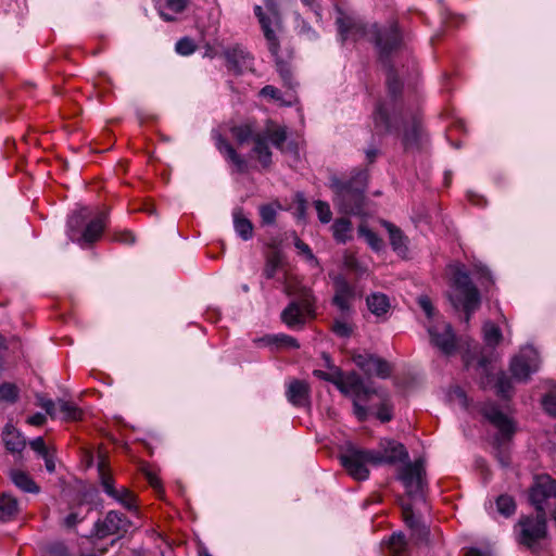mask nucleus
<instances>
[{
    "label": "nucleus",
    "mask_w": 556,
    "mask_h": 556,
    "mask_svg": "<svg viewBox=\"0 0 556 556\" xmlns=\"http://www.w3.org/2000/svg\"><path fill=\"white\" fill-rule=\"evenodd\" d=\"M387 87L392 101L379 102L372 113L375 130L380 134H399L403 125L402 144L406 151L419 149L422 141V128L418 117L404 116L395 102L402 91V83L397 79L392 66L388 68Z\"/></svg>",
    "instance_id": "nucleus-1"
},
{
    "label": "nucleus",
    "mask_w": 556,
    "mask_h": 556,
    "mask_svg": "<svg viewBox=\"0 0 556 556\" xmlns=\"http://www.w3.org/2000/svg\"><path fill=\"white\" fill-rule=\"evenodd\" d=\"M336 23L342 41L349 39L372 41L378 48L380 59L383 62L401 47L402 36L395 24L379 30L376 24L367 26L359 18L343 13H340Z\"/></svg>",
    "instance_id": "nucleus-2"
},
{
    "label": "nucleus",
    "mask_w": 556,
    "mask_h": 556,
    "mask_svg": "<svg viewBox=\"0 0 556 556\" xmlns=\"http://www.w3.org/2000/svg\"><path fill=\"white\" fill-rule=\"evenodd\" d=\"M368 176L367 169H357L348 182L337 177L331 178L330 187L336 193L333 201L341 212L354 215L362 213Z\"/></svg>",
    "instance_id": "nucleus-3"
},
{
    "label": "nucleus",
    "mask_w": 556,
    "mask_h": 556,
    "mask_svg": "<svg viewBox=\"0 0 556 556\" xmlns=\"http://www.w3.org/2000/svg\"><path fill=\"white\" fill-rule=\"evenodd\" d=\"M452 287L450 301L456 309L462 308L465 312V323L468 324L481 304L480 292L463 266L454 268Z\"/></svg>",
    "instance_id": "nucleus-4"
},
{
    "label": "nucleus",
    "mask_w": 556,
    "mask_h": 556,
    "mask_svg": "<svg viewBox=\"0 0 556 556\" xmlns=\"http://www.w3.org/2000/svg\"><path fill=\"white\" fill-rule=\"evenodd\" d=\"M286 140V127L268 123L263 131L256 132L253 137L252 153L256 156L263 167H269L271 164V151L268 147V142L270 141L275 148L282 151Z\"/></svg>",
    "instance_id": "nucleus-5"
},
{
    "label": "nucleus",
    "mask_w": 556,
    "mask_h": 556,
    "mask_svg": "<svg viewBox=\"0 0 556 556\" xmlns=\"http://www.w3.org/2000/svg\"><path fill=\"white\" fill-rule=\"evenodd\" d=\"M86 208L80 210L77 214L71 216L67 222L70 238L79 243H92L99 240L106 225L108 216L104 212H100L86 225L81 235L77 236L75 228H78L83 223L86 217Z\"/></svg>",
    "instance_id": "nucleus-6"
},
{
    "label": "nucleus",
    "mask_w": 556,
    "mask_h": 556,
    "mask_svg": "<svg viewBox=\"0 0 556 556\" xmlns=\"http://www.w3.org/2000/svg\"><path fill=\"white\" fill-rule=\"evenodd\" d=\"M536 517H523L519 520L520 528L518 540L519 543L527 546L531 551H536V545L545 539L546 530V513L536 511Z\"/></svg>",
    "instance_id": "nucleus-7"
},
{
    "label": "nucleus",
    "mask_w": 556,
    "mask_h": 556,
    "mask_svg": "<svg viewBox=\"0 0 556 556\" xmlns=\"http://www.w3.org/2000/svg\"><path fill=\"white\" fill-rule=\"evenodd\" d=\"M370 450L349 448L341 455V464L355 480H366L369 477V470L366 464L374 465Z\"/></svg>",
    "instance_id": "nucleus-8"
},
{
    "label": "nucleus",
    "mask_w": 556,
    "mask_h": 556,
    "mask_svg": "<svg viewBox=\"0 0 556 556\" xmlns=\"http://www.w3.org/2000/svg\"><path fill=\"white\" fill-rule=\"evenodd\" d=\"M540 357L538 351L532 346H525L510 362V372L513 377L526 382L530 375L538 371Z\"/></svg>",
    "instance_id": "nucleus-9"
},
{
    "label": "nucleus",
    "mask_w": 556,
    "mask_h": 556,
    "mask_svg": "<svg viewBox=\"0 0 556 556\" xmlns=\"http://www.w3.org/2000/svg\"><path fill=\"white\" fill-rule=\"evenodd\" d=\"M314 311V300L305 293L300 301H292L281 313V320L292 329L301 328Z\"/></svg>",
    "instance_id": "nucleus-10"
},
{
    "label": "nucleus",
    "mask_w": 556,
    "mask_h": 556,
    "mask_svg": "<svg viewBox=\"0 0 556 556\" xmlns=\"http://www.w3.org/2000/svg\"><path fill=\"white\" fill-rule=\"evenodd\" d=\"M98 471L103 491L109 496L114 498L128 510L135 509L137 507L135 495L129 489L125 486L116 489L114 486V479L109 473L103 459L98 464Z\"/></svg>",
    "instance_id": "nucleus-11"
},
{
    "label": "nucleus",
    "mask_w": 556,
    "mask_h": 556,
    "mask_svg": "<svg viewBox=\"0 0 556 556\" xmlns=\"http://www.w3.org/2000/svg\"><path fill=\"white\" fill-rule=\"evenodd\" d=\"M338 390L354 400H369L371 395L378 394V391L366 384L363 378L356 372L341 375Z\"/></svg>",
    "instance_id": "nucleus-12"
},
{
    "label": "nucleus",
    "mask_w": 556,
    "mask_h": 556,
    "mask_svg": "<svg viewBox=\"0 0 556 556\" xmlns=\"http://www.w3.org/2000/svg\"><path fill=\"white\" fill-rule=\"evenodd\" d=\"M226 61L228 72L242 75L253 71V56L241 46L233 45L224 49L222 54Z\"/></svg>",
    "instance_id": "nucleus-13"
},
{
    "label": "nucleus",
    "mask_w": 556,
    "mask_h": 556,
    "mask_svg": "<svg viewBox=\"0 0 556 556\" xmlns=\"http://www.w3.org/2000/svg\"><path fill=\"white\" fill-rule=\"evenodd\" d=\"M431 343L444 355H452L456 351V338L452 326L440 321L428 327Z\"/></svg>",
    "instance_id": "nucleus-14"
},
{
    "label": "nucleus",
    "mask_w": 556,
    "mask_h": 556,
    "mask_svg": "<svg viewBox=\"0 0 556 556\" xmlns=\"http://www.w3.org/2000/svg\"><path fill=\"white\" fill-rule=\"evenodd\" d=\"M425 468L421 460L406 464L400 473V480L403 482L409 496H421L424 486Z\"/></svg>",
    "instance_id": "nucleus-15"
},
{
    "label": "nucleus",
    "mask_w": 556,
    "mask_h": 556,
    "mask_svg": "<svg viewBox=\"0 0 556 556\" xmlns=\"http://www.w3.org/2000/svg\"><path fill=\"white\" fill-rule=\"evenodd\" d=\"M374 465L395 464L408 457V453L402 443L392 440H383L378 450H370Z\"/></svg>",
    "instance_id": "nucleus-16"
},
{
    "label": "nucleus",
    "mask_w": 556,
    "mask_h": 556,
    "mask_svg": "<svg viewBox=\"0 0 556 556\" xmlns=\"http://www.w3.org/2000/svg\"><path fill=\"white\" fill-rule=\"evenodd\" d=\"M483 416L498 430L496 440H508L515 432L513 421L495 405L486 403L482 407Z\"/></svg>",
    "instance_id": "nucleus-17"
},
{
    "label": "nucleus",
    "mask_w": 556,
    "mask_h": 556,
    "mask_svg": "<svg viewBox=\"0 0 556 556\" xmlns=\"http://www.w3.org/2000/svg\"><path fill=\"white\" fill-rule=\"evenodd\" d=\"M551 497L556 498V481L549 476L538 477L530 491V501L536 511H545L544 503Z\"/></svg>",
    "instance_id": "nucleus-18"
},
{
    "label": "nucleus",
    "mask_w": 556,
    "mask_h": 556,
    "mask_svg": "<svg viewBox=\"0 0 556 556\" xmlns=\"http://www.w3.org/2000/svg\"><path fill=\"white\" fill-rule=\"evenodd\" d=\"M352 359L366 375H376L380 378H387L391 372L389 363L372 354H353Z\"/></svg>",
    "instance_id": "nucleus-19"
},
{
    "label": "nucleus",
    "mask_w": 556,
    "mask_h": 556,
    "mask_svg": "<svg viewBox=\"0 0 556 556\" xmlns=\"http://www.w3.org/2000/svg\"><path fill=\"white\" fill-rule=\"evenodd\" d=\"M129 521L122 513L111 510L102 521L96 523V534L99 538L121 534L127 531Z\"/></svg>",
    "instance_id": "nucleus-20"
},
{
    "label": "nucleus",
    "mask_w": 556,
    "mask_h": 556,
    "mask_svg": "<svg viewBox=\"0 0 556 556\" xmlns=\"http://www.w3.org/2000/svg\"><path fill=\"white\" fill-rule=\"evenodd\" d=\"M333 286H334L333 304L341 312L349 311L351 307V302L355 298L354 288L341 275H336L333 277Z\"/></svg>",
    "instance_id": "nucleus-21"
},
{
    "label": "nucleus",
    "mask_w": 556,
    "mask_h": 556,
    "mask_svg": "<svg viewBox=\"0 0 556 556\" xmlns=\"http://www.w3.org/2000/svg\"><path fill=\"white\" fill-rule=\"evenodd\" d=\"M309 386L303 380H292L286 390L287 400L296 407H304L309 402Z\"/></svg>",
    "instance_id": "nucleus-22"
},
{
    "label": "nucleus",
    "mask_w": 556,
    "mask_h": 556,
    "mask_svg": "<svg viewBox=\"0 0 556 556\" xmlns=\"http://www.w3.org/2000/svg\"><path fill=\"white\" fill-rule=\"evenodd\" d=\"M402 510L404 521L406 526L412 530V536L416 540V542L420 543L427 541L429 530L414 514L412 506L408 504L403 505Z\"/></svg>",
    "instance_id": "nucleus-23"
},
{
    "label": "nucleus",
    "mask_w": 556,
    "mask_h": 556,
    "mask_svg": "<svg viewBox=\"0 0 556 556\" xmlns=\"http://www.w3.org/2000/svg\"><path fill=\"white\" fill-rule=\"evenodd\" d=\"M381 225L386 228L389 233L390 244L394 252L399 255H406L408 248V238L404 235V232L394 224L381 220Z\"/></svg>",
    "instance_id": "nucleus-24"
},
{
    "label": "nucleus",
    "mask_w": 556,
    "mask_h": 556,
    "mask_svg": "<svg viewBox=\"0 0 556 556\" xmlns=\"http://www.w3.org/2000/svg\"><path fill=\"white\" fill-rule=\"evenodd\" d=\"M215 141L217 150L230 161L239 172L247 169V161L236 152L232 146L222 135H216Z\"/></svg>",
    "instance_id": "nucleus-25"
},
{
    "label": "nucleus",
    "mask_w": 556,
    "mask_h": 556,
    "mask_svg": "<svg viewBox=\"0 0 556 556\" xmlns=\"http://www.w3.org/2000/svg\"><path fill=\"white\" fill-rule=\"evenodd\" d=\"M2 440L8 451L20 453L25 448L26 442L22 434L12 426L7 425L3 429Z\"/></svg>",
    "instance_id": "nucleus-26"
},
{
    "label": "nucleus",
    "mask_w": 556,
    "mask_h": 556,
    "mask_svg": "<svg viewBox=\"0 0 556 556\" xmlns=\"http://www.w3.org/2000/svg\"><path fill=\"white\" fill-rule=\"evenodd\" d=\"M366 303L368 309L377 317L386 315L391 307L389 298L381 292H375L368 295Z\"/></svg>",
    "instance_id": "nucleus-27"
},
{
    "label": "nucleus",
    "mask_w": 556,
    "mask_h": 556,
    "mask_svg": "<svg viewBox=\"0 0 556 556\" xmlns=\"http://www.w3.org/2000/svg\"><path fill=\"white\" fill-rule=\"evenodd\" d=\"M254 13L258 18V22L264 31V36L269 42V50L273 53H277L278 50V41L275 35V31L270 28V20L265 15L261 5H255Z\"/></svg>",
    "instance_id": "nucleus-28"
},
{
    "label": "nucleus",
    "mask_w": 556,
    "mask_h": 556,
    "mask_svg": "<svg viewBox=\"0 0 556 556\" xmlns=\"http://www.w3.org/2000/svg\"><path fill=\"white\" fill-rule=\"evenodd\" d=\"M233 227L236 232L243 240H250L253 237V225L252 223L243 215L241 208H236L233 211Z\"/></svg>",
    "instance_id": "nucleus-29"
},
{
    "label": "nucleus",
    "mask_w": 556,
    "mask_h": 556,
    "mask_svg": "<svg viewBox=\"0 0 556 556\" xmlns=\"http://www.w3.org/2000/svg\"><path fill=\"white\" fill-rule=\"evenodd\" d=\"M332 236L339 243H345L352 238L353 226L349 218H338L331 226Z\"/></svg>",
    "instance_id": "nucleus-30"
},
{
    "label": "nucleus",
    "mask_w": 556,
    "mask_h": 556,
    "mask_svg": "<svg viewBox=\"0 0 556 556\" xmlns=\"http://www.w3.org/2000/svg\"><path fill=\"white\" fill-rule=\"evenodd\" d=\"M11 479L13 483L21 490L25 492L30 493H38L39 486L34 482V480L27 475L26 472L22 470H12Z\"/></svg>",
    "instance_id": "nucleus-31"
},
{
    "label": "nucleus",
    "mask_w": 556,
    "mask_h": 556,
    "mask_svg": "<svg viewBox=\"0 0 556 556\" xmlns=\"http://www.w3.org/2000/svg\"><path fill=\"white\" fill-rule=\"evenodd\" d=\"M407 548V541L403 533H393L390 536L388 541V551L391 556H405Z\"/></svg>",
    "instance_id": "nucleus-32"
},
{
    "label": "nucleus",
    "mask_w": 556,
    "mask_h": 556,
    "mask_svg": "<svg viewBox=\"0 0 556 556\" xmlns=\"http://www.w3.org/2000/svg\"><path fill=\"white\" fill-rule=\"evenodd\" d=\"M17 510V501L13 496L5 493L0 496V519H9L13 517Z\"/></svg>",
    "instance_id": "nucleus-33"
},
{
    "label": "nucleus",
    "mask_w": 556,
    "mask_h": 556,
    "mask_svg": "<svg viewBox=\"0 0 556 556\" xmlns=\"http://www.w3.org/2000/svg\"><path fill=\"white\" fill-rule=\"evenodd\" d=\"M267 344H275L279 348L299 349L296 339L288 334L267 336L263 339Z\"/></svg>",
    "instance_id": "nucleus-34"
},
{
    "label": "nucleus",
    "mask_w": 556,
    "mask_h": 556,
    "mask_svg": "<svg viewBox=\"0 0 556 556\" xmlns=\"http://www.w3.org/2000/svg\"><path fill=\"white\" fill-rule=\"evenodd\" d=\"M58 407L63 414L64 420H78L81 418V410L73 402L59 400Z\"/></svg>",
    "instance_id": "nucleus-35"
},
{
    "label": "nucleus",
    "mask_w": 556,
    "mask_h": 556,
    "mask_svg": "<svg viewBox=\"0 0 556 556\" xmlns=\"http://www.w3.org/2000/svg\"><path fill=\"white\" fill-rule=\"evenodd\" d=\"M231 134L239 144H243L250 140L253 141V137L256 132H254V129L250 124H243L233 126L231 128Z\"/></svg>",
    "instance_id": "nucleus-36"
},
{
    "label": "nucleus",
    "mask_w": 556,
    "mask_h": 556,
    "mask_svg": "<svg viewBox=\"0 0 556 556\" xmlns=\"http://www.w3.org/2000/svg\"><path fill=\"white\" fill-rule=\"evenodd\" d=\"M483 338L486 344L495 346L502 340L501 329L495 324L486 321L483 325Z\"/></svg>",
    "instance_id": "nucleus-37"
},
{
    "label": "nucleus",
    "mask_w": 556,
    "mask_h": 556,
    "mask_svg": "<svg viewBox=\"0 0 556 556\" xmlns=\"http://www.w3.org/2000/svg\"><path fill=\"white\" fill-rule=\"evenodd\" d=\"M358 235L366 240L372 250L380 251L382 249L383 242L381 238L365 225L358 227Z\"/></svg>",
    "instance_id": "nucleus-38"
},
{
    "label": "nucleus",
    "mask_w": 556,
    "mask_h": 556,
    "mask_svg": "<svg viewBox=\"0 0 556 556\" xmlns=\"http://www.w3.org/2000/svg\"><path fill=\"white\" fill-rule=\"evenodd\" d=\"M496 507L500 514L509 517L515 513L516 504L511 496L504 494L497 497Z\"/></svg>",
    "instance_id": "nucleus-39"
},
{
    "label": "nucleus",
    "mask_w": 556,
    "mask_h": 556,
    "mask_svg": "<svg viewBox=\"0 0 556 556\" xmlns=\"http://www.w3.org/2000/svg\"><path fill=\"white\" fill-rule=\"evenodd\" d=\"M281 265V257L278 253H273L268 256L264 268V276L267 279H271L276 276L278 268Z\"/></svg>",
    "instance_id": "nucleus-40"
},
{
    "label": "nucleus",
    "mask_w": 556,
    "mask_h": 556,
    "mask_svg": "<svg viewBox=\"0 0 556 556\" xmlns=\"http://www.w3.org/2000/svg\"><path fill=\"white\" fill-rule=\"evenodd\" d=\"M314 206L320 223L328 224L332 218V212L330 210L329 204L325 201L317 200L314 202Z\"/></svg>",
    "instance_id": "nucleus-41"
},
{
    "label": "nucleus",
    "mask_w": 556,
    "mask_h": 556,
    "mask_svg": "<svg viewBox=\"0 0 556 556\" xmlns=\"http://www.w3.org/2000/svg\"><path fill=\"white\" fill-rule=\"evenodd\" d=\"M344 266L358 276H363L367 273V267L361 264L352 254L344 256Z\"/></svg>",
    "instance_id": "nucleus-42"
},
{
    "label": "nucleus",
    "mask_w": 556,
    "mask_h": 556,
    "mask_svg": "<svg viewBox=\"0 0 556 556\" xmlns=\"http://www.w3.org/2000/svg\"><path fill=\"white\" fill-rule=\"evenodd\" d=\"M260 216L263 224L273 225L277 216V207L273 204H265L260 207Z\"/></svg>",
    "instance_id": "nucleus-43"
},
{
    "label": "nucleus",
    "mask_w": 556,
    "mask_h": 556,
    "mask_svg": "<svg viewBox=\"0 0 556 556\" xmlns=\"http://www.w3.org/2000/svg\"><path fill=\"white\" fill-rule=\"evenodd\" d=\"M511 388L510 379L502 372L496 381L497 394L504 399H508L510 396Z\"/></svg>",
    "instance_id": "nucleus-44"
},
{
    "label": "nucleus",
    "mask_w": 556,
    "mask_h": 556,
    "mask_svg": "<svg viewBox=\"0 0 556 556\" xmlns=\"http://www.w3.org/2000/svg\"><path fill=\"white\" fill-rule=\"evenodd\" d=\"M382 403L380 404L377 410V418L382 422H388L393 417V407L390 404L389 400L384 399V396H380Z\"/></svg>",
    "instance_id": "nucleus-45"
},
{
    "label": "nucleus",
    "mask_w": 556,
    "mask_h": 556,
    "mask_svg": "<svg viewBox=\"0 0 556 556\" xmlns=\"http://www.w3.org/2000/svg\"><path fill=\"white\" fill-rule=\"evenodd\" d=\"M313 375L317 377L318 379L328 381L333 383L336 387H338L340 377L342 375V371L339 368H334V371L326 372L320 369H315L313 371Z\"/></svg>",
    "instance_id": "nucleus-46"
},
{
    "label": "nucleus",
    "mask_w": 556,
    "mask_h": 556,
    "mask_svg": "<svg viewBox=\"0 0 556 556\" xmlns=\"http://www.w3.org/2000/svg\"><path fill=\"white\" fill-rule=\"evenodd\" d=\"M17 399V389L12 383H3L0 386V401L13 403Z\"/></svg>",
    "instance_id": "nucleus-47"
},
{
    "label": "nucleus",
    "mask_w": 556,
    "mask_h": 556,
    "mask_svg": "<svg viewBox=\"0 0 556 556\" xmlns=\"http://www.w3.org/2000/svg\"><path fill=\"white\" fill-rule=\"evenodd\" d=\"M176 51L181 55H190L195 51V43L188 37L181 38L176 43Z\"/></svg>",
    "instance_id": "nucleus-48"
},
{
    "label": "nucleus",
    "mask_w": 556,
    "mask_h": 556,
    "mask_svg": "<svg viewBox=\"0 0 556 556\" xmlns=\"http://www.w3.org/2000/svg\"><path fill=\"white\" fill-rule=\"evenodd\" d=\"M37 405L40 406L42 409L46 410L47 415H49L51 418L56 417V405L58 403H54L52 400L47 399L42 395H37Z\"/></svg>",
    "instance_id": "nucleus-49"
},
{
    "label": "nucleus",
    "mask_w": 556,
    "mask_h": 556,
    "mask_svg": "<svg viewBox=\"0 0 556 556\" xmlns=\"http://www.w3.org/2000/svg\"><path fill=\"white\" fill-rule=\"evenodd\" d=\"M352 326L342 319H336L332 325V331L342 338H348L352 333Z\"/></svg>",
    "instance_id": "nucleus-50"
},
{
    "label": "nucleus",
    "mask_w": 556,
    "mask_h": 556,
    "mask_svg": "<svg viewBox=\"0 0 556 556\" xmlns=\"http://www.w3.org/2000/svg\"><path fill=\"white\" fill-rule=\"evenodd\" d=\"M294 245L295 248L298 249L299 253L304 255V257L312 262V263H315L317 264V260L316 257L314 256L311 248L305 243L303 242L302 240H300L299 238L295 239V242H294Z\"/></svg>",
    "instance_id": "nucleus-51"
},
{
    "label": "nucleus",
    "mask_w": 556,
    "mask_h": 556,
    "mask_svg": "<svg viewBox=\"0 0 556 556\" xmlns=\"http://www.w3.org/2000/svg\"><path fill=\"white\" fill-rule=\"evenodd\" d=\"M113 240L124 244H134L136 241V237L129 230H121L114 232Z\"/></svg>",
    "instance_id": "nucleus-52"
},
{
    "label": "nucleus",
    "mask_w": 556,
    "mask_h": 556,
    "mask_svg": "<svg viewBox=\"0 0 556 556\" xmlns=\"http://www.w3.org/2000/svg\"><path fill=\"white\" fill-rule=\"evenodd\" d=\"M544 409L552 416L556 417V392L544 396L543 399Z\"/></svg>",
    "instance_id": "nucleus-53"
},
{
    "label": "nucleus",
    "mask_w": 556,
    "mask_h": 556,
    "mask_svg": "<svg viewBox=\"0 0 556 556\" xmlns=\"http://www.w3.org/2000/svg\"><path fill=\"white\" fill-rule=\"evenodd\" d=\"M189 0H166V7L174 13H181L188 5Z\"/></svg>",
    "instance_id": "nucleus-54"
},
{
    "label": "nucleus",
    "mask_w": 556,
    "mask_h": 556,
    "mask_svg": "<svg viewBox=\"0 0 556 556\" xmlns=\"http://www.w3.org/2000/svg\"><path fill=\"white\" fill-rule=\"evenodd\" d=\"M29 444L30 447L40 456L49 452V448L46 446L45 441L41 437L34 439Z\"/></svg>",
    "instance_id": "nucleus-55"
},
{
    "label": "nucleus",
    "mask_w": 556,
    "mask_h": 556,
    "mask_svg": "<svg viewBox=\"0 0 556 556\" xmlns=\"http://www.w3.org/2000/svg\"><path fill=\"white\" fill-rule=\"evenodd\" d=\"M84 519V517H80L78 513H70L63 520V526L65 528L72 529L74 528L78 522H80Z\"/></svg>",
    "instance_id": "nucleus-56"
},
{
    "label": "nucleus",
    "mask_w": 556,
    "mask_h": 556,
    "mask_svg": "<svg viewBox=\"0 0 556 556\" xmlns=\"http://www.w3.org/2000/svg\"><path fill=\"white\" fill-rule=\"evenodd\" d=\"M366 400H354L353 406H354V414L358 418V420H365L367 417V409L364 405L361 404V402H365Z\"/></svg>",
    "instance_id": "nucleus-57"
},
{
    "label": "nucleus",
    "mask_w": 556,
    "mask_h": 556,
    "mask_svg": "<svg viewBox=\"0 0 556 556\" xmlns=\"http://www.w3.org/2000/svg\"><path fill=\"white\" fill-rule=\"evenodd\" d=\"M418 304L422 308V311L426 313V315L431 318L434 314V308L431 304V301L427 296H420L418 299Z\"/></svg>",
    "instance_id": "nucleus-58"
},
{
    "label": "nucleus",
    "mask_w": 556,
    "mask_h": 556,
    "mask_svg": "<svg viewBox=\"0 0 556 556\" xmlns=\"http://www.w3.org/2000/svg\"><path fill=\"white\" fill-rule=\"evenodd\" d=\"M45 460L46 469L49 472H53L55 470V462H54V455L50 451L41 456Z\"/></svg>",
    "instance_id": "nucleus-59"
},
{
    "label": "nucleus",
    "mask_w": 556,
    "mask_h": 556,
    "mask_svg": "<svg viewBox=\"0 0 556 556\" xmlns=\"http://www.w3.org/2000/svg\"><path fill=\"white\" fill-rule=\"evenodd\" d=\"M46 419H47L46 415H43L41 413H36L33 416L27 418V424L38 427V426H42L46 422Z\"/></svg>",
    "instance_id": "nucleus-60"
},
{
    "label": "nucleus",
    "mask_w": 556,
    "mask_h": 556,
    "mask_svg": "<svg viewBox=\"0 0 556 556\" xmlns=\"http://www.w3.org/2000/svg\"><path fill=\"white\" fill-rule=\"evenodd\" d=\"M279 93H280L279 90L276 87L270 86V85L263 87L261 90V94H263L265 97H270L273 99H279Z\"/></svg>",
    "instance_id": "nucleus-61"
},
{
    "label": "nucleus",
    "mask_w": 556,
    "mask_h": 556,
    "mask_svg": "<svg viewBox=\"0 0 556 556\" xmlns=\"http://www.w3.org/2000/svg\"><path fill=\"white\" fill-rule=\"evenodd\" d=\"M50 556H67L66 547L63 544H55L49 548Z\"/></svg>",
    "instance_id": "nucleus-62"
},
{
    "label": "nucleus",
    "mask_w": 556,
    "mask_h": 556,
    "mask_svg": "<svg viewBox=\"0 0 556 556\" xmlns=\"http://www.w3.org/2000/svg\"><path fill=\"white\" fill-rule=\"evenodd\" d=\"M147 479H148V482L149 484L157 490V491H161L162 490V484H161V480L159 479V477L152 472H148L147 473Z\"/></svg>",
    "instance_id": "nucleus-63"
},
{
    "label": "nucleus",
    "mask_w": 556,
    "mask_h": 556,
    "mask_svg": "<svg viewBox=\"0 0 556 556\" xmlns=\"http://www.w3.org/2000/svg\"><path fill=\"white\" fill-rule=\"evenodd\" d=\"M279 73H280V76L282 77V79L285 80V83L288 85H291V73H290L289 68L286 67V65H283V64L279 65Z\"/></svg>",
    "instance_id": "nucleus-64"
}]
</instances>
